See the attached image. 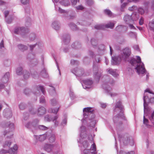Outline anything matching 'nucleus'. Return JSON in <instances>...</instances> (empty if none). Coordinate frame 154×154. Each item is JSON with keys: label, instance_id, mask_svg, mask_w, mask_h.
I'll use <instances>...</instances> for the list:
<instances>
[{"label": "nucleus", "instance_id": "nucleus-1", "mask_svg": "<svg viewBox=\"0 0 154 154\" xmlns=\"http://www.w3.org/2000/svg\"><path fill=\"white\" fill-rule=\"evenodd\" d=\"M131 54V51L130 48H126L122 50L120 56L122 60L129 62V63L133 66L135 67V69L138 74H143L146 71L144 67V65L141 61L140 57L138 56H137V60L134 58L129 59V57Z\"/></svg>", "mask_w": 154, "mask_h": 154}, {"label": "nucleus", "instance_id": "nucleus-2", "mask_svg": "<svg viewBox=\"0 0 154 154\" xmlns=\"http://www.w3.org/2000/svg\"><path fill=\"white\" fill-rule=\"evenodd\" d=\"M114 111L116 113L119 112L113 118L114 122L116 124L117 130L118 131L119 129L120 126L122 124V120L125 119L123 114L124 107L120 101H119L116 103Z\"/></svg>", "mask_w": 154, "mask_h": 154}, {"label": "nucleus", "instance_id": "nucleus-3", "mask_svg": "<svg viewBox=\"0 0 154 154\" xmlns=\"http://www.w3.org/2000/svg\"><path fill=\"white\" fill-rule=\"evenodd\" d=\"M94 110L91 107H88L83 109V120L87 121L89 126L94 127L97 122L94 114Z\"/></svg>", "mask_w": 154, "mask_h": 154}, {"label": "nucleus", "instance_id": "nucleus-4", "mask_svg": "<svg viewBox=\"0 0 154 154\" xmlns=\"http://www.w3.org/2000/svg\"><path fill=\"white\" fill-rule=\"evenodd\" d=\"M103 83L102 86L105 91V93L107 94L110 95L111 97H113L117 95L116 93H111L110 91L111 90V88L109 84L112 85L114 83V81L112 78H110L109 76L105 75L103 76Z\"/></svg>", "mask_w": 154, "mask_h": 154}, {"label": "nucleus", "instance_id": "nucleus-5", "mask_svg": "<svg viewBox=\"0 0 154 154\" xmlns=\"http://www.w3.org/2000/svg\"><path fill=\"white\" fill-rule=\"evenodd\" d=\"M119 138L120 141H122L124 145H126L128 143L132 146L134 144V141L131 137H130L128 134H120L118 132Z\"/></svg>", "mask_w": 154, "mask_h": 154}, {"label": "nucleus", "instance_id": "nucleus-6", "mask_svg": "<svg viewBox=\"0 0 154 154\" xmlns=\"http://www.w3.org/2000/svg\"><path fill=\"white\" fill-rule=\"evenodd\" d=\"M5 125L7 127H8L10 129L11 131H5L3 132V134L5 136L7 135V138H10L12 137L13 135V134L11 131L14 129V124L9 122L6 124Z\"/></svg>", "mask_w": 154, "mask_h": 154}, {"label": "nucleus", "instance_id": "nucleus-7", "mask_svg": "<svg viewBox=\"0 0 154 154\" xmlns=\"http://www.w3.org/2000/svg\"><path fill=\"white\" fill-rule=\"evenodd\" d=\"M28 32V29L24 27H16L14 31L15 34L20 35L23 37H24Z\"/></svg>", "mask_w": 154, "mask_h": 154}, {"label": "nucleus", "instance_id": "nucleus-8", "mask_svg": "<svg viewBox=\"0 0 154 154\" xmlns=\"http://www.w3.org/2000/svg\"><path fill=\"white\" fill-rule=\"evenodd\" d=\"M58 117V115H56L53 117H52L49 115H46L45 117V121L48 122L52 121L56 127L58 126L59 124L58 122L57 121Z\"/></svg>", "mask_w": 154, "mask_h": 154}, {"label": "nucleus", "instance_id": "nucleus-9", "mask_svg": "<svg viewBox=\"0 0 154 154\" xmlns=\"http://www.w3.org/2000/svg\"><path fill=\"white\" fill-rule=\"evenodd\" d=\"M93 82L91 79H87L83 80L82 84L84 89H88L91 88Z\"/></svg>", "mask_w": 154, "mask_h": 154}, {"label": "nucleus", "instance_id": "nucleus-10", "mask_svg": "<svg viewBox=\"0 0 154 154\" xmlns=\"http://www.w3.org/2000/svg\"><path fill=\"white\" fill-rule=\"evenodd\" d=\"M146 97L144 94L143 97V100L144 112V115L145 116L147 115L150 112L151 109L148 106V103L146 101Z\"/></svg>", "mask_w": 154, "mask_h": 154}, {"label": "nucleus", "instance_id": "nucleus-11", "mask_svg": "<svg viewBox=\"0 0 154 154\" xmlns=\"http://www.w3.org/2000/svg\"><path fill=\"white\" fill-rule=\"evenodd\" d=\"M101 60L100 57L95 56V60L93 61V70L94 72H98V63H100Z\"/></svg>", "mask_w": 154, "mask_h": 154}, {"label": "nucleus", "instance_id": "nucleus-12", "mask_svg": "<svg viewBox=\"0 0 154 154\" xmlns=\"http://www.w3.org/2000/svg\"><path fill=\"white\" fill-rule=\"evenodd\" d=\"M72 72L77 76H82L84 73V69L82 68H76L72 70Z\"/></svg>", "mask_w": 154, "mask_h": 154}, {"label": "nucleus", "instance_id": "nucleus-13", "mask_svg": "<svg viewBox=\"0 0 154 154\" xmlns=\"http://www.w3.org/2000/svg\"><path fill=\"white\" fill-rule=\"evenodd\" d=\"M122 60L120 56H116L114 57H112L111 64L113 65H119Z\"/></svg>", "mask_w": 154, "mask_h": 154}, {"label": "nucleus", "instance_id": "nucleus-14", "mask_svg": "<svg viewBox=\"0 0 154 154\" xmlns=\"http://www.w3.org/2000/svg\"><path fill=\"white\" fill-rule=\"evenodd\" d=\"M36 88L37 92H33V94L35 95L36 96L39 95L40 91L42 92L44 95L45 94V91L43 86H42L41 85H39L37 86Z\"/></svg>", "mask_w": 154, "mask_h": 154}, {"label": "nucleus", "instance_id": "nucleus-15", "mask_svg": "<svg viewBox=\"0 0 154 154\" xmlns=\"http://www.w3.org/2000/svg\"><path fill=\"white\" fill-rule=\"evenodd\" d=\"M62 41L65 45L68 44L70 41V35L69 34H64L62 37Z\"/></svg>", "mask_w": 154, "mask_h": 154}, {"label": "nucleus", "instance_id": "nucleus-16", "mask_svg": "<svg viewBox=\"0 0 154 154\" xmlns=\"http://www.w3.org/2000/svg\"><path fill=\"white\" fill-rule=\"evenodd\" d=\"M3 115L7 119L10 118L12 116V113L11 110L9 109H5L3 112Z\"/></svg>", "mask_w": 154, "mask_h": 154}, {"label": "nucleus", "instance_id": "nucleus-17", "mask_svg": "<svg viewBox=\"0 0 154 154\" xmlns=\"http://www.w3.org/2000/svg\"><path fill=\"white\" fill-rule=\"evenodd\" d=\"M124 20L127 24L134 23L133 21L132 20L131 16L128 14L125 16L124 17Z\"/></svg>", "mask_w": 154, "mask_h": 154}, {"label": "nucleus", "instance_id": "nucleus-18", "mask_svg": "<svg viewBox=\"0 0 154 154\" xmlns=\"http://www.w3.org/2000/svg\"><path fill=\"white\" fill-rule=\"evenodd\" d=\"M52 26L54 29L57 30L60 29V24L57 21H54L52 23Z\"/></svg>", "mask_w": 154, "mask_h": 154}, {"label": "nucleus", "instance_id": "nucleus-19", "mask_svg": "<svg viewBox=\"0 0 154 154\" xmlns=\"http://www.w3.org/2000/svg\"><path fill=\"white\" fill-rule=\"evenodd\" d=\"M72 48L75 49H79L81 48V44L79 42H75L72 43L71 45Z\"/></svg>", "mask_w": 154, "mask_h": 154}, {"label": "nucleus", "instance_id": "nucleus-20", "mask_svg": "<svg viewBox=\"0 0 154 154\" xmlns=\"http://www.w3.org/2000/svg\"><path fill=\"white\" fill-rule=\"evenodd\" d=\"M31 55H32V54H28V59L30 61V64H31L32 66H35L38 63V60L35 59H30L29 58V57L31 56Z\"/></svg>", "mask_w": 154, "mask_h": 154}, {"label": "nucleus", "instance_id": "nucleus-21", "mask_svg": "<svg viewBox=\"0 0 154 154\" xmlns=\"http://www.w3.org/2000/svg\"><path fill=\"white\" fill-rule=\"evenodd\" d=\"M46 109L44 107L41 106L38 109L37 114L38 116L43 115L46 113Z\"/></svg>", "mask_w": 154, "mask_h": 154}, {"label": "nucleus", "instance_id": "nucleus-22", "mask_svg": "<svg viewBox=\"0 0 154 154\" xmlns=\"http://www.w3.org/2000/svg\"><path fill=\"white\" fill-rule=\"evenodd\" d=\"M53 147L54 146L53 144H46L45 145L44 149L46 151L50 152L51 151Z\"/></svg>", "mask_w": 154, "mask_h": 154}, {"label": "nucleus", "instance_id": "nucleus-23", "mask_svg": "<svg viewBox=\"0 0 154 154\" xmlns=\"http://www.w3.org/2000/svg\"><path fill=\"white\" fill-rule=\"evenodd\" d=\"M10 76L9 72H6L3 76L2 79V81L3 83H6L8 81Z\"/></svg>", "mask_w": 154, "mask_h": 154}, {"label": "nucleus", "instance_id": "nucleus-24", "mask_svg": "<svg viewBox=\"0 0 154 154\" xmlns=\"http://www.w3.org/2000/svg\"><path fill=\"white\" fill-rule=\"evenodd\" d=\"M117 70L116 69H109L108 72L109 73L112 75L114 77H116L119 75V74L116 72Z\"/></svg>", "mask_w": 154, "mask_h": 154}, {"label": "nucleus", "instance_id": "nucleus-25", "mask_svg": "<svg viewBox=\"0 0 154 154\" xmlns=\"http://www.w3.org/2000/svg\"><path fill=\"white\" fill-rule=\"evenodd\" d=\"M85 127L83 126H82L80 128V131L81 132L80 133V137L81 138H83L86 136L85 134Z\"/></svg>", "mask_w": 154, "mask_h": 154}, {"label": "nucleus", "instance_id": "nucleus-26", "mask_svg": "<svg viewBox=\"0 0 154 154\" xmlns=\"http://www.w3.org/2000/svg\"><path fill=\"white\" fill-rule=\"evenodd\" d=\"M70 28L73 31H76L78 30L76 25L72 22H70L68 24Z\"/></svg>", "mask_w": 154, "mask_h": 154}, {"label": "nucleus", "instance_id": "nucleus-27", "mask_svg": "<svg viewBox=\"0 0 154 154\" xmlns=\"http://www.w3.org/2000/svg\"><path fill=\"white\" fill-rule=\"evenodd\" d=\"M38 122L39 120L37 119L34 120L32 122V128L37 130L38 126H39L38 125Z\"/></svg>", "mask_w": 154, "mask_h": 154}, {"label": "nucleus", "instance_id": "nucleus-28", "mask_svg": "<svg viewBox=\"0 0 154 154\" xmlns=\"http://www.w3.org/2000/svg\"><path fill=\"white\" fill-rule=\"evenodd\" d=\"M40 75L44 78H47L48 76L46 70L45 68H44L42 69L40 72Z\"/></svg>", "mask_w": 154, "mask_h": 154}, {"label": "nucleus", "instance_id": "nucleus-29", "mask_svg": "<svg viewBox=\"0 0 154 154\" xmlns=\"http://www.w3.org/2000/svg\"><path fill=\"white\" fill-rule=\"evenodd\" d=\"M94 77L96 81L98 82L101 76V73L98 72H94Z\"/></svg>", "mask_w": 154, "mask_h": 154}, {"label": "nucleus", "instance_id": "nucleus-30", "mask_svg": "<svg viewBox=\"0 0 154 154\" xmlns=\"http://www.w3.org/2000/svg\"><path fill=\"white\" fill-rule=\"evenodd\" d=\"M18 48L22 51H24L27 49L28 47L27 46L22 44H19L17 46Z\"/></svg>", "mask_w": 154, "mask_h": 154}, {"label": "nucleus", "instance_id": "nucleus-31", "mask_svg": "<svg viewBox=\"0 0 154 154\" xmlns=\"http://www.w3.org/2000/svg\"><path fill=\"white\" fill-rule=\"evenodd\" d=\"M36 138L38 140L40 141H42L44 140L46 137V135L43 134L40 135L39 136H35Z\"/></svg>", "mask_w": 154, "mask_h": 154}, {"label": "nucleus", "instance_id": "nucleus-32", "mask_svg": "<svg viewBox=\"0 0 154 154\" xmlns=\"http://www.w3.org/2000/svg\"><path fill=\"white\" fill-rule=\"evenodd\" d=\"M17 149V145H14L13 147H11L9 149V153L11 154H15V152Z\"/></svg>", "mask_w": 154, "mask_h": 154}, {"label": "nucleus", "instance_id": "nucleus-33", "mask_svg": "<svg viewBox=\"0 0 154 154\" xmlns=\"http://www.w3.org/2000/svg\"><path fill=\"white\" fill-rule=\"evenodd\" d=\"M22 74L23 75V78L25 79H28L29 78L30 75L29 72L26 70H23Z\"/></svg>", "mask_w": 154, "mask_h": 154}, {"label": "nucleus", "instance_id": "nucleus-34", "mask_svg": "<svg viewBox=\"0 0 154 154\" xmlns=\"http://www.w3.org/2000/svg\"><path fill=\"white\" fill-rule=\"evenodd\" d=\"M60 4L64 6H68L70 5V2L69 0H62L60 2Z\"/></svg>", "mask_w": 154, "mask_h": 154}, {"label": "nucleus", "instance_id": "nucleus-35", "mask_svg": "<svg viewBox=\"0 0 154 154\" xmlns=\"http://www.w3.org/2000/svg\"><path fill=\"white\" fill-rule=\"evenodd\" d=\"M50 87H51V88L50 89L49 93L51 95L54 96L56 94L55 88L52 85H49Z\"/></svg>", "mask_w": 154, "mask_h": 154}, {"label": "nucleus", "instance_id": "nucleus-36", "mask_svg": "<svg viewBox=\"0 0 154 154\" xmlns=\"http://www.w3.org/2000/svg\"><path fill=\"white\" fill-rule=\"evenodd\" d=\"M131 17L132 20L134 22V21L136 20L139 18V15L138 13H134L131 15Z\"/></svg>", "mask_w": 154, "mask_h": 154}, {"label": "nucleus", "instance_id": "nucleus-37", "mask_svg": "<svg viewBox=\"0 0 154 154\" xmlns=\"http://www.w3.org/2000/svg\"><path fill=\"white\" fill-rule=\"evenodd\" d=\"M23 68L22 67L19 66L17 68L16 70V74L18 75H21L23 73Z\"/></svg>", "mask_w": 154, "mask_h": 154}, {"label": "nucleus", "instance_id": "nucleus-38", "mask_svg": "<svg viewBox=\"0 0 154 154\" xmlns=\"http://www.w3.org/2000/svg\"><path fill=\"white\" fill-rule=\"evenodd\" d=\"M149 26L150 29L154 32V19L152 20L149 23Z\"/></svg>", "mask_w": 154, "mask_h": 154}, {"label": "nucleus", "instance_id": "nucleus-39", "mask_svg": "<svg viewBox=\"0 0 154 154\" xmlns=\"http://www.w3.org/2000/svg\"><path fill=\"white\" fill-rule=\"evenodd\" d=\"M55 139L54 134H52L49 136V140L50 143H52L54 142Z\"/></svg>", "mask_w": 154, "mask_h": 154}, {"label": "nucleus", "instance_id": "nucleus-40", "mask_svg": "<svg viewBox=\"0 0 154 154\" xmlns=\"http://www.w3.org/2000/svg\"><path fill=\"white\" fill-rule=\"evenodd\" d=\"M48 129V128L47 127L43 125H39L38 126L37 130H39L42 131L47 130Z\"/></svg>", "mask_w": 154, "mask_h": 154}, {"label": "nucleus", "instance_id": "nucleus-41", "mask_svg": "<svg viewBox=\"0 0 154 154\" xmlns=\"http://www.w3.org/2000/svg\"><path fill=\"white\" fill-rule=\"evenodd\" d=\"M79 24L84 26H88L89 25L91 24L89 22H87L85 20L81 21L78 22Z\"/></svg>", "mask_w": 154, "mask_h": 154}, {"label": "nucleus", "instance_id": "nucleus-42", "mask_svg": "<svg viewBox=\"0 0 154 154\" xmlns=\"http://www.w3.org/2000/svg\"><path fill=\"white\" fill-rule=\"evenodd\" d=\"M130 36L133 38H136L137 37V34L135 32H130L128 33Z\"/></svg>", "mask_w": 154, "mask_h": 154}, {"label": "nucleus", "instance_id": "nucleus-43", "mask_svg": "<svg viewBox=\"0 0 154 154\" xmlns=\"http://www.w3.org/2000/svg\"><path fill=\"white\" fill-rule=\"evenodd\" d=\"M91 42L92 45L94 47H95L97 46V41L96 39L94 38H92L91 39Z\"/></svg>", "mask_w": 154, "mask_h": 154}, {"label": "nucleus", "instance_id": "nucleus-44", "mask_svg": "<svg viewBox=\"0 0 154 154\" xmlns=\"http://www.w3.org/2000/svg\"><path fill=\"white\" fill-rule=\"evenodd\" d=\"M51 104L53 106H55L58 104V103L56 99H53L51 100Z\"/></svg>", "mask_w": 154, "mask_h": 154}, {"label": "nucleus", "instance_id": "nucleus-45", "mask_svg": "<svg viewBox=\"0 0 154 154\" xmlns=\"http://www.w3.org/2000/svg\"><path fill=\"white\" fill-rule=\"evenodd\" d=\"M104 13L108 15L109 16H111L112 15V13L110 10L109 9H105L104 10Z\"/></svg>", "mask_w": 154, "mask_h": 154}, {"label": "nucleus", "instance_id": "nucleus-46", "mask_svg": "<svg viewBox=\"0 0 154 154\" xmlns=\"http://www.w3.org/2000/svg\"><path fill=\"white\" fill-rule=\"evenodd\" d=\"M36 37L35 34L34 33H32L29 35V39L31 41L34 40L35 39Z\"/></svg>", "mask_w": 154, "mask_h": 154}, {"label": "nucleus", "instance_id": "nucleus-47", "mask_svg": "<svg viewBox=\"0 0 154 154\" xmlns=\"http://www.w3.org/2000/svg\"><path fill=\"white\" fill-rule=\"evenodd\" d=\"M13 20V17H9L8 18L5 19V21L7 23L10 24L11 23Z\"/></svg>", "mask_w": 154, "mask_h": 154}, {"label": "nucleus", "instance_id": "nucleus-48", "mask_svg": "<svg viewBox=\"0 0 154 154\" xmlns=\"http://www.w3.org/2000/svg\"><path fill=\"white\" fill-rule=\"evenodd\" d=\"M106 27L107 28L112 29L114 26V24L113 23H109L106 25Z\"/></svg>", "mask_w": 154, "mask_h": 154}, {"label": "nucleus", "instance_id": "nucleus-49", "mask_svg": "<svg viewBox=\"0 0 154 154\" xmlns=\"http://www.w3.org/2000/svg\"><path fill=\"white\" fill-rule=\"evenodd\" d=\"M31 92V90L29 88H26L24 90V93L26 95H28Z\"/></svg>", "mask_w": 154, "mask_h": 154}, {"label": "nucleus", "instance_id": "nucleus-50", "mask_svg": "<svg viewBox=\"0 0 154 154\" xmlns=\"http://www.w3.org/2000/svg\"><path fill=\"white\" fill-rule=\"evenodd\" d=\"M146 99L147 98L149 99V103H151L152 104H154V97H149L148 96H146Z\"/></svg>", "mask_w": 154, "mask_h": 154}, {"label": "nucleus", "instance_id": "nucleus-51", "mask_svg": "<svg viewBox=\"0 0 154 154\" xmlns=\"http://www.w3.org/2000/svg\"><path fill=\"white\" fill-rule=\"evenodd\" d=\"M145 115H144L143 123L146 126H147L149 128L150 125L148 124L149 121L148 119L145 118Z\"/></svg>", "mask_w": 154, "mask_h": 154}, {"label": "nucleus", "instance_id": "nucleus-52", "mask_svg": "<svg viewBox=\"0 0 154 154\" xmlns=\"http://www.w3.org/2000/svg\"><path fill=\"white\" fill-rule=\"evenodd\" d=\"M19 107L20 109L23 110L26 107V105L24 103H22L19 104Z\"/></svg>", "mask_w": 154, "mask_h": 154}, {"label": "nucleus", "instance_id": "nucleus-53", "mask_svg": "<svg viewBox=\"0 0 154 154\" xmlns=\"http://www.w3.org/2000/svg\"><path fill=\"white\" fill-rule=\"evenodd\" d=\"M11 142L10 141H6L5 142L4 145V147L5 148V147H8L9 148L11 144Z\"/></svg>", "mask_w": 154, "mask_h": 154}, {"label": "nucleus", "instance_id": "nucleus-54", "mask_svg": "<svg viewBox=\"0 0 154 154\" xmlns=\"http://www.w3.org/2000/svg\"><path fill=\"white\" fill-rule=\"evenodd\" d=\"M32 122H29L26 125L25 127L27 128L32 129Z\"/></svg>", "mask_w": 154, "mask_h": 154}, {"label": "nucleus", "instance_id": "nucleus-55", "mask_svg": "<svg viewBox=\"0 0 154 154\" xmlns=\"http://www.w3.org/2000/svg\"><path fill=\"white\" fill-rule=\"evenodd\" d=\"M46 102L45 97L43 96H42L40 98V103L41 104H43L45 103Z\"/></svg>", "mask_w": 154, "mask_h": 154}, {"label": "nucleus", "instance_id": "nucleus-56", "mask_svg": "<svg viewBox=\"0 0 154 154\" xmlns=\"http://www.w3.org/2000/svg\"><path fill=\"white\" fill-rule=\"evenodd\" d=\"M105 48V45L103 44H100L99 45L98 47V49L99 51H103L104 50Z\"/></svg>", "mask_w": 154, "mask_h": 154}, {"label": "nucleus", "instance_id": "nucleus-57", "mask_svg": "<svg viewBox=\"0 0 154 154\" xmlns=\"http://www.w3.org/2000/svg\"><path fill=\"white\" fill-rule=\"evenodd\" d=\"M103 26L101 25H96L94 26V28L97 30H101L103 29Z\"/></svg>", "mask_w": 154, "mask_h": 154}, {"label": "nucleus", "instance_id": "nucleus-58", "mask_svg": "<svg viewBox=\"0 0 154 154\" xmlns=\"http://www.w3.org/2000/svg\"><path fill=\"white\" fill-rule=\"evenodd\" d=\"M41 44V43L39 42L38 43H36L34 45H30L29 46L30 48V49L31 51H32L33 49L37 45H38V46H39V44Z\"/></svg>", "mask_w": 154, "mask_h": 154}, {"label": "nucleus", "instance_id": "nucleus-59", "mask_svg": "<svg viewBox=\"0 0 154 154\" xmlns=\"http://www.w3.org/2000/svg\"><path fill=\"white\" fill-rule=\"evenodd\" d=\"M83 146L84 148H87L88 146V143L87 141H84L82 143Z\"/></svg>", "mask_w": 154, "mask_h": 154}, {"label": "nucleus", "instance_id": "nucleus-60", "mask_svg": "<svg viewBox=\"0 0 154 154\" xmlns=\"http://www.w3.org/2000/svg\"><path fill=\"white\" fill-rule=\"evenodd\" d=\"M67 122V119L66 118H64L61 123V125L63 126H64L66 125Z\"/></svg>", "mask_w": 154, "mask_h": 154}, {"label": "nucleus", "instance_id": "nucleus-61", "mask_svg": "<svg viewBox=\"0 0 154 154\" xmlns=\"http://www.w3.org/2000/svg\"><path fill=\"white\" fill-rule=\"evenodd\" d=\"M29 117V114L27 112H25L23 114V119L25 120H26Z\"/></svg>", "mask_w": 154, "mask_h": 154}, {"label": "nucleus", "instance_id": "nucleus-62", "mask_svg": "<svg viewBox=\"0 0 154 154\" xmlns=\"http://www.w3.org/2000/svg\"><path fill=\"white\" fill-rule=\"evenodd\" d=\"M71 64L72 65H77L78 64V61L74 60H71L70 62Z\"/></svg>", "mask_w": 154, "mask_h": 154}, {"label": "nucleus", "instance_id": "nucleus-63", "mask_svg": "<svg viewBox=\"0 0 154 154\" xmlns=\"http://www.w3.org/2000/svg\"><path fill=\"white\" fill-rule=\"evenodd\" d=\"M87 4L89 5H91L93 4V0H86Z\"/></svg>", "mask_w": 154, "mask_h": 154}, {"label": "nucleus", "instance_id": "nucleus-64", "mask_svg": "<svg viewBox=\"0 0 154 154\" xmlns=\"http://www.w3.org/2000/svg\"><path fill=\"white\" fill-rule=\"evenodd\" d=\"M84 154H90V150L88 149H85L83 151Z\"/></svg>", "mask_w": 154, "mask_h": 154}]
</instances>
